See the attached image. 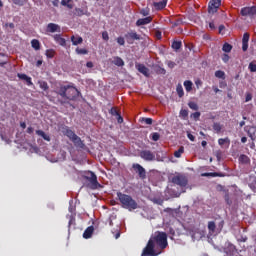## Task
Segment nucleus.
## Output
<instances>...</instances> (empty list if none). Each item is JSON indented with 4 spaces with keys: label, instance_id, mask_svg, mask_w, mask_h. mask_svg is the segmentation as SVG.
I'll use <instances>...</instances> for the list:
<instances>
[{
    "label": "nucleus",
    "instance_id": "f257e3e1",
    "mask_svg": "<svg viewBox=\"0 0 256 256\" xmlns=\"http://www.w3.org/2000/svg\"><path fill=\"white\" fill-rule=\"evenodd\" d=\"M169 243L167 242V233L165 232H155L153 236L150 237L146 247L143 249L141 256H157L159 253L155 249H167Z\"/></svg>",
    "mask_w": 256,
    "mask_h": 256
},
{
    "label": "nucleus",
    "instance_id": "f03ea898",
    "mask_svg": "<svg viewBox=\"0 0 256 256\" xmlns=\"http://www.w3.org/2000/svg\"><path fill=\"white\" fill-rule=\"evenodd\" d=\"M58 95L62 99H68V101H75L79 96V90L71 85L61 86L58 90Z\"/></svg>",
    "mask_w": 256,
    "mask_h": 256
},
{
    "label": "nucleus",
    "instance_id": "7ed1b4c3",
    "mask_svg": "<svg viewBox=\"0 0 256 256\" xmlns=\"http://www.w3.org/2000/svg\"><path fill=\"white\" fill-rule=\"evenodd\" d=\"M117 197L124 209H128V211H135L139 207V204H137V201L133 199V197L123 194L121 192L117 193Z\"/></svg>",
    "mask_w": 256,
    "mask_h": 256
},
{
    "label": "nucleus",
    "instance_id": "20e7f679",
    "mask_svg": "<svg viewBox=\"0 0 256 256\" xmlns=\"http://www.w3.org/2000/svg\"><path fill=\"white\" fill-rule=\"evenodd\" d=\"M64 135H66V137H68V139H70V141L74 143L75 147L85 149V143L81 141V138L77 136V134H75L73 130L66 128V130L64 131Z\"/></svg>",
    "mask_w": 256,
    "mask_h": 256
},
{
    "label": "nucleus",
    "instance_id": "39448f33",
    "mask_svg": "<svg viewBox=\"0 0 256 256\" xmlns=\"http://www.w3.org/2000/svg\"><path fill=\"white\" fill-rule=\"evenodd\" d=\"M85 179H86V181H88V187L90 189L95 190V189H99V187H101V184L97 180V175H95L94 172H90V176H86Z\"/></svg>",
    "mask_w": 256,
    "mask_h": 256
},
{
    "label": "nucleus",
    "instance_id": "423d86ee",
    "mask_svg": "<svg viewBox=\"0 0 256 256\" xmlns=\"http://www.w3.org/2000/svg\"><path fill=\"white\" fill-rule=\"evenodd\" d=\"M124 38L126 39V43H128V45H133L135 41H141V35H139L134 30L127 32L124 35Z\"/></svg>",
    "mask_w": 256,
    "mask_h": 256
},
{
    "label": "nucleus",
    "instance_id": "0eeeda50",
    "mask_svg": "<svg viewBox=\"0 0 256 256\" xmlns=\"http://www.w3.org/2000/svg\"><path fill=\"white\" fill-rule=\"evenodd\" d=\"M132 169L135 171V173L138 174V177L140 179H147V171L145 170V168L143 166H141V164L139 163H134L132 164Z\"/></svg>",
    "mask_w": 256,
    "mask_h": 256
},
{
    "label": "nucleus",
    "instance_id": "6e6552de",
    "mask_svg": "<svg viewBox=\"0 0 256 256\" xmlns=\"http://www.w3.org/2000/svg\"><path fill=\"white\" fill-rule=\"evenodd\" d=\"M172 183H174V185H178L179 187H187L189 180H187L186 176L176 175L172 178Z\"/></svg>",
    "mask_w": 256,
    "mask_h": 256
},
{
    "label": "nucleus",
    "instance_id": "1a4fd4ad",
    "mask_svg": "<svg viewBox=\"0 0 256 256\" xmlns=\"http://www.w3.org/2000/svg\"><path fill=\"white\" fill-rule=\"evenodd\" d=\"M242 17H253V15H256V6L252 7H244L240 11Z\"/></svg>",
    "mask_w": 256,
    "mask_h": 256
},
{
    "label": "nucleus",
    "instance_id": "9d476101",
    "mask_svg": "<svg viewBox=\"0 0 256 256\" xmlns=\"http://www.w3.org/2000/svg\"><path fill=\"white\" fill-rule=\"evenodd\" d=\"M140 157L144 161H155V153L151 152V150H142Z\"/></svg>",
    "mask_w": 256,
    "mask_h": 256
},
{
    "label": "nucleus",
    "instance_id": "9b49d317",
    "mask_svg": "<svg viewBox=\"0 0 256 256\" xmlns=\"http://www.w3.org/2000/svg\"><path fill=\"white\" fill-rule=\"evenodd\" d=\"M219 7H221V0H210L208 5V12L217 13Z\"/></svg>",
    "mask_w": 256,
    "mask_h": 256
},
{
    "label": "nucleus",
    "instance_id": "f8f14e48",
    "mask_svg": "<svg viewBox=\"0 0 256 256\" xmlns=\"http://www.w3.org/2000/svg\"><path fill=\"white\" fill-rule=\"evenodd\" d=\"M46 31L48 33H61V26H59V24L49 23L47 25Z\"/></svg>",
    "mask_w": 256,
    "mask_h": 256
},
{
    "label": "nucleus",
    "instance_id": "ddd939ff",
    "mask_svg": "<svg viewBox=\"0 0 256 256\" xmlns=\"http://www.w3.org/2000/svg\"><path fill=\"white\" fill-rule=\"evenodd\" d=\"M136 69L139 73H142L144 77H149V68L145 64H136Z\"/></svg>",
    "mask_w": 256,
    "mask_h": 256
},
{
    "label": "nucleus",
    "instance_id": "4468645a",
    "mask_svg": "<svg viewBox=\"0 0 256 256\" xmlns=\"http://www.w3.org/2000/svg\"><path fill=\"white\" fill-rule=\"evenodd\" d=\"M153 21V18L151 16H148L146 18H140L136 21V26L141 27L142 25H149Z\"/></svg>",
    "mask_w": 256,
    "mask_h": 256
},
{
    "label": "nucleus",
    "instance_id": "2eb2a0df",
    "mask_svg": "<svg viewBox=\"0 0 256 256\" xmlns=\"http://www.w3.org/2000/svg\"><path fill=\"white\" fill-rule=\"evenodd\" d=\"M249 33H244L242 38V51H247L249 49Z\"/></svg>",
    "mask_w": 256,
    "mask_h": 256
},
{
    "label": "nucleus",
    "instance_id": "dca6fc26",
    "mask_svg": "<svg viewBox=\"0 0 256 256\" xmlns=\"http://www.w3.org/2000/svg\"><path fill=\"white\" fill-rule=\"evenodd\" d=\"M237 251V248L235 247V245L228 243L226 248H225V253L229 256L234 255Z\"/></svg>",
    "mask_w": 256,
    "mask_h": 256
},
{
    "label": "nucleus",
    "instance_id": "f3484780",
    "mask_svg": "<svg viewBox=\"0 0 256 256\" xmlns=\"http://www.w3.org/2000/svg\"><path fill=\"white\" fill-rule=\"evenodd\" d=\"M245 131H247L248 137H250V139H251L252 141H255V139H256V135H255L256 128L253 127V126H251V127H246V128H245Z\"/></svg>",
    "mask_w": 256,
    "mask_h": 256
},
{
    "label": "nucleus",
    "instance_id": "a211bd4d",
    "mask_svg": "<svg viewBox=\"0 0 256 256\" xmlns=\"http://www.w3.org/2000/svg\"><path fill=\"white\" fill-rule=\"evenodd\" d=\"M95 231V228L93 226H89L83 233L84 239H91L93 236V232Z\"/></svg>",
    "mask_w": 256,
    "mask_h": 256
},
{
    "label": "nucleus",
    "instance_id": "6ab92c4d",
    "mask_svg": "<svg viewBox=\"0 0 256 256\" xmlns=\"http://www.w3.org/2000/svg\"><path fill=\"white\" fill-rule=\"evenodd\" d=\"M54 41H56V43H59L62 47H65V45L67 44V41L65 40V38L61 37L59 34H56L53 36Z\"/></svg>",
    "mask_w": 256,
    "mask_h": 256
},
{
    "label": "nucleus",
    "instance_id": "aec40b11",
    "mask_svg": "<svg viewBox=\"0 0 256 256\" xmlns=\"http://www.w3.org/2000/svg\"><path fill=\"white\" fill-rule=\"evenodd\" d=\"M202 177H225V174L221 172H206L202 174Z\"/></svg>",
    "mask_w": 256,
    "mask_h": 256
},
{
    "label": "nucleus",
    "instance_id": "412c9836",
    "mask_svg": "<svg viewBox=\"0 0 256 256\" xmlns=\"http://www.w3.org/2000/svg\"><path fill=\"white\" fill-rule=\"evenodd\" d=\"M218 144L220 145V147H223V145H226V147L229 148V146L231 145V140L229 139V137L220 138L218 139Z\"/></svg>",
    "mask_w": 256,
    "mask_h": 256
},
{
    "label": "nucleus",
    "instance_id": "4be33fe9",
    "mask_svg": "<svg viewBox=\"0 0 256 256\" xmlns=\"http://www.w3.org/2000/svg\"><path fill=\"white\" fill-rule=\"evenodd\" d=\"M154 7L158 11H161V9H165V7H167V0H162L160 2L154 3Z\"/></svg>",
    "mask_w": 256,
    "mask_h": 256
},
{
    "label": "nucleus",
    "instance_id": "5701e85b",
    "mask_svg": "<svg viewBox=\"0 0 256 256\" xmlns=\"http://www.w3.org/2000/svg\"><path fill=\"white\" fill-rule=\"evenodd\" d=\"M36 135L42 137L44 141H51V136L47 135L43 130H36Z\"/></svg>",
    "mask_w": 256,
    "mask_h": 256
},
{
    "label": "nucleus",
    "instance_id": "b1692460",
    "mask_svg": "<svg viewBox=\"0 0 256 256\" xmlns=\"http://www.w3.org/2000/svg\"><path fill=\"white\" fill-rule=\"evenodd\" d=\"M71 41L73 45H81L83 43V37L81 36H71Z\"/></svg>",
    "mask_w": 256,
    "mask_h": 256
},
{
    "label": "nucleus",
    "instance_id": "393cba45",
    "mask_svg": "<svg viewBox=\"0 0 256 256\" xmlns=\"http://www.w3.org/2000/svg\"><path fill=\"white\" fill-rule=\"evenodd\" d=\"M87 13V9L83 10L81 8H75L74 15H76V17H83V15H87Z\"/></svg>",
    "mask_w": 256,
    "mask_h": 256
},
{
    "label": "nucleus",
    "instance_id": "a878e982",
    "mask_svg": "<svg viewBox=\"0 0 256 256\" xmlns=\"http://www.w3.org/2000/svg\"><path fill=\"white\" fill-rule=\"evenodd\" d=\"M171 47H172V49H174V51H179V49H181V47H183V42L173 41Z\"/></svg>",
    "mask_w": 256,
    "mask_h": 256
},
{
    "label": "nucleus",
    "instance_id": "bb28decb",
    "mask_svg": "<svg viewBox=\"0 0 256 256\" xmlns=\"http://www.w3.org/2000/svg\"><path fill=\"white\" fill-rule=\"evenodd\" d=\"M215 229H217V225L215 224V222L214 221L208 222V231L209 233H211V235L215 233Z\"/></svg>",
    "mask_w": 256,
    "mask_h": 256
},
{
    "label": "nucleus",
    "instance_id": "cd10ccee",
    "mask_svg": "<svg viewBox=\"0 0 256 256\" xmlns=\"http://www.w3.org/2000/svg\"><path fill=\"white\" fill-rule=\"evenodd\" d=\"M61 5L68 9H73V0H61Z\"/></svg>",
    "mask_w": 256,
    "mask_h": 256
},
{
    "label": "nucleus",
    "instance_id": "c85d7f7f",
    "mask_svg": "<svg viewBox=\"0 0 256 256\" xmlns=\"http://www.w3.org/2000/svg\"><path fill=\"white\" fill-rule=\"evenodd\" d=\"M250 161L251 160L249 159V156H247V155L241 154L240 157H239V162L243 163L244 165L249 164Z\"/></svg>",
    "mask_w": 256,
    "mask_h": 256
},
{
    "label": "nucleus",
    "instance_id": "c756f323",
    "mask_svg": "<svg viewBox=\"0 0 256 256\" xmlns=\"http://www.w3.org/2000/svg\"><path fill=\"white\" fill-rule=\"evenodd\" d=\"M184 87L187 93H189L190 91H193V82H191V80L184 81Z\"/></svg>",
    "mask_w": 256,
    "mask_h": 256
},
{
    "label": "nucleus",
    "instance_id": "7c9ffc66",
    "mask_svg": "<svg viewBox=\"0 0 256 256\" xmlns=\"http://www.w3.org/2000/svg\"><path fill=\"white\" fill-rule=\"evenodd\" d=\"M31 46L33 47V49H35V51H39V49H41V43L37 39H33L31 41Z\"/></svg>",
    "mask_w": 256,
    "mask_h": 256
},
{
    "label": "nucleus",
    "instance_id": "2f4dec72",
    "mask_svg": "<svg viewBox=\"0 0 256 256\" xmlns=\"http://www.w3.org/2000/svg\"><path fill=\"white\" fill-rule=\"evenodd\" d=\"M233 49V46L229 43H224L223 47H222V51H224V53H231Z\"/></svg>",
    "mask_w": 256,
    "mask_h": 256
},
{
    "label": "nucleus",
    "instance_id": "473e14b6",
    "mask_svg": "<svg viewBox=\"0 0 256 256\" xmlns=\"http://www.w3.org/2000/svg\"><path fill=\"white\" fill-rule=\"evenodd\" d=\"M114 65H117V67H123L125 65V62L121 57H115L114 58Z\"/></svg>",
    "mask_w": 256,
    "mask_h": 256
},
{
    "label": "nucleus",
    "instance_id": "72a5a7b5",
    "mask_svg": "<svg viewBox=\"0 0 256 256\" xmlns=\"http://www.w3.org/2000/svg\"><path fill=\"white\" fill-rule=\"evenodd\" d=\"M38 85H39L40 88L43 89V91H47L49 89V84H47L46 81L39 80Z\"/></svg>",
    "mask_w": 256,
    "mask_h": 256
},
{
    "label": "nucleus",
    "instance_id": "f704fd0d",
    "mask_svg": "<svg viewBox=\"0 0 256 256\" xmlns=\"http://www.w3.org/2000/svg\"><path fill=\"white\" fill-rule=\"evenodd\" d=\"M176 92L178 97H183V95H185V92L183 91V86L181 84H178L176 87Z\"/></svg>",
    "mask_w": 256,
    "mask_h": 256
},
{
    "label": "nucleus",
    "instance_id": "c9c22d12",
    "mask_svg": "<svg viewBox=\"0 0 256 256\" xmlns=\"http://www.w3.org/2000/svg\"><path fill=\"white\" fill-rule=\"evenodd\" d=\"M183 153H185V148L183 146H181L177 151L174 152V157L179 159V157H181V155H183Z\"/></svg>",
    "mask_w": 256,
    "mask_h": 256
},
{
    "label": "nucleus",
    "instance_id": "e433bc0d",
    "mask_svg": "<svg viewBox=\"0 0 256 256\" xmlns=\"http://www.w3.org/2000/svg\"><path fill=\"white\" fill-rule=\"evenodd\" d=\"M67 219H69L68 228L71 229V226L75 225V215H73V214L68 215Z\"/></svg>",
    "mask_w": 256,
    "mask_h": 256
},
{
    "label": "nucleus",
    "instance_id": "4c0bfd02",
    "mask_svg": "<svg viewBox=\"0 0 256 256\" xmlns=\"http://www.w3.org/2000/svg\"><path fill=\"white\" fill-rule=\"evenodd\" d=\"M7 65V56L3 53H0V67Z\"/></svg>",
    "mask_w": 256,
    "mask_h": 256
},
{
    "label": "nucleus",
    "instance_id": "58836bf2",
    "mask_svg": "<svg viewBox=\"0 0 256 256\" xmlns=\"http://www.w3.org/2000/svg\"><path fill=\"white\" fill-rule=\"evenodd\" d=\"M155 71L156 73H158L159 75H165L167 73V71L165 70V68H162L161 66H155Z\"/></svg>",
    "mask_w": 256,
    "mask_h": 256
},
{
    "label": "nucleus",
    "instance_id": "ea45409f",
    "mask_svg": "<svg viewBox=\"0 0 256 256\" xmlns=\"http://www.w3.org/2000/svg\"><path fill=\"white\" fill-rule=\"evenodd\" d=\"M212 127L217 133H219L221 129H223V126L219 122H215Z\"/></svg>",
    "mask_w": 256,
    "mask_h": 256
},
{
    "label": "nucleus",
    "instance_id": "a19ab883",
    "mask_svg": "<svg viewBox=\"0 0 256 256\" xmlns=\"http://www.w3.org/2000/svg\"><path fill=\"white\" fill-rule=\"evenodd\" d=\"M215 77H217V79H225V72H223V70H218L215 72Z\"/></svg>",
    "mask_w": 256,
    "mask_h": 256
},
{
    "label": "nucleus",
    "instance_id": "79ce46f5",
    "mask_svg": "<svg viewBox=\"0 0 256 256\" xmlns=\"http://www.w3.org/2000/svg\"><path fill=\"white\" fill-rule=\"evenodd\" d=\"M77 55H87L89 51L85 48H76Z\"/></svg>",
    "mask_w": 256,
    "mask_h": 256
},
{
    "label": "nucleus",
    "instance_id": "37998d69",
    "mask_svg": "<svg viewBox=\"0 0 256 256\" xmlns=\"http://www.w3.org/2000/svg\"><path fill=\"white\" fill-rule=\"evenodd\" d=\"M188 107L192 109L193 111H198L199 110V105H197L195 102H189Z\"/></svg>",
    "mask_w": 256,
    "mask_h": 256
},
{
    "label": "nucleus",
    "instance_id": "c03bdc74",
    "mask_svg": "<svg viewBox=\"0 0 256 256\" xmlns=\"http://www.w3.org/2000/svg\"><path fill=\"white\" fill-rule=\"evenodd\" d=\"M46 57H48V59H53V57H55V50H46Z\"/></svg>",
    "mask_w": 256,
    "mask_h": 256
},
{
    "label": "nucleus",
    "instance_id": "a18cd8bd",
    "mask_svg": "<svg viewBox=\"0 0 256 256\" xmlns=\"http://www.w3.org/2000/svg\"><path fill=\"white\" fill-rule=\"evenodd\" d=\"M152 141H159L161 139V135L158 132H154L151 134Z\"/></svg>",
    "mask_w": 256,
    "mask_h": 256
},
{
    "label": "nucleus",
    "instance_id": "49530a36",
    "mask_svg": "<svg viewBox=\"0 0 256 256\" xmlns=\"http://www.w3.org/2000/svg\"><path fill=\"white\" fill-rule=\"evenodd\" d=\"M249 71H251V73H256V64L255 62H250L249 66H248Z\"/></svg>",
    "mask_w": 256,
    "mask_h": 256
},
{
    "label": "nucleus",
    "instance_id": "de8ad7c7",
    "mask_svg": "<svg viewBox=\"0 0 256 256\" xmlns=\"http://www.w3.org/2000/svg\"><path fill=\"white\" fill-rule=\"evenodd\" d=\"M180 116H181L183 119H187V117H189V111H187V110H185V109L180 110Z\"/></svg>",
    "mask_w": 256,
    "mask_h": 256
},
{
    "label": "nucleus",
    "instance_id": "09e8293b",
    "mask_svg": "<svg viewBox=\"0 0 256 256\" xmlns=\"http://www.w3.org/2000/svg\"><path fill=\"white\" fill-rule=\"evenodd\" d=\"M142 123H145L146 125H153V119L152 118H142Z\"/></svg>",
    "mask_w": 256,
    "mask_h": 256
},
{
    "label": "nucleus",
    "instance_id": "8fccbe9b",
    "mask_svg": "<svg viewBox=\"0 0 256 256\" xmlns=\"http://www.w3.org/2000/svg\"><path fill=\"white\" fill-rule=\"evenodd\" d=\"M192 119L195 121H199V117H201V112H194L191 114Z\"/></svg>",
    "mask_w": 256,
    "mask_h": 256
},
{
    "label": "nucleus",
    "instance_id": "3c124183",
    "mask_svg": "<svg viewBox=\"0 0 256 256\" xmlns=\"http://www.w3.org/2000/svg\"><path fill=\"white\" fill-rule=\"evenodd\" d=\"M252 99H253V94L247 92L245 97V103H249V101H252Z\"/></svg>",
    "mask_w": 256,
    "mask_h": 256
},
{
    "label": "nucleus",
    "instance_id": "603ef678",
    "mask_svg": "<svg viewBox=\"0 0 256 256\" xmlns=\"http://www.w3.org/2000/svg\"><path fill=\"white\" fill-rule=\"evenodd\" d=\"M116 41H117V43H118V45H121V46H123V45H125V38H123V37H118L117 39H116Z\"/></svg>",
    "mask_w": 256,
    "mask_h": 256
},
{
    "label": "nucleus",
    "instance_id": "864d4df0",
    "mask_svg": "<svg viewBox=\"0 0 256 256\" xmlns=\"http://www.w3.org/2000/svg\"><path fill=\"white\" fill-rule=\"evenodd\" d=\"M237 241L239 243H246L247 241V236H240V237H237Z\"/></svg>",
    "mask_w": 256,
    "mask_h": 256
},
{
    "label": "nucleus",
    "instance_id": "5fc2aeb1",
    "mask_svg": "<svg viewBox=\"0 0 256 256\" xmlns=\"http://www.w3.org/2000/svg\"><path fill=\"white\" fill-rule=\"evenodd\" d=\"M110 114H112L114 117H117V115H119V111H117V108H111Z\"/></svg>",
    "mask_w": 256,
    "mask_h": 256
},
{
    "label": "nucleus",
    "instance_id": "6e6d98bb",
    "mask_svg": "<svg viewBox=\"0 0 256 256\" xmlns=\"http://www.w3.org/2000/svg\"><path fill=\"white\" fill-rule=\"evenodd\" d=\"M102 39L107 41L109 39V33L107 31L102 32Z\"/></svg>",
    "mask_w": 256,
    "mask_h": 256
},
{
    "label": "nucleus",
    "instance_id": "4d7b16f0",
    "mask_svg": "<svg viewBox=\"0 0 256 256\" xmlns=\"http://www.w3.org/2000/svg\"><path fill=\"white\" fill-rule=\"evenodd\" d=\"M17 77L22 79V81H26L28 76H27V74L18 73Z\"/></svg>",
    "mask_w": 256,
    "mask_h": 256
},
{
    "label": "nucleus",
    "instance_id": "13d9d810",
    "mask_svg": "<svg viewBox=\"0 0 256 256\" xmlns=\"http://www.w3.org/2000/svg\"><path fill=\"white\" fill-rule=\"evenodd\" d=\"M229 59H230V57L227 54L222 55V61L224 63H229Z\"/></svg>",
    "mask_w": 256,
    "mask_h": 256
},
{
    "label": "nucleus",
    "instance_id": "bf43d9fd",
    "mask_svg": "<svg viewBox=\"0 0 256 256\" xmlns=\"http://www.w3.org/2000/svg\"><path fill=\"white\" fill-rule=\"evenodd\" d=\"M175 62H173V61H168L167 62V66L169 67V69H173L174 67H175Z\"/></svg>",
    "mask_w": 256,
    "mask_h": 256
},
{
    "label": "nucleus",
    "instance_id": "052dcab7",
    "mask_svg": "<svg viewBox=\"0 0 256 256\" xmlns=\"http://www.w3.org/2000/svg\"><path fill=\"white\" fill-rule=\"evenodd\" d=\"M25 81L29 87H31V85H33V81L31 80V77L28 76Z\"/></svg>",
    "mask_w": 256,
    "mask_h": 256
},
{
    "label": "nucleus",
    "instance_id": "680f3d73",
    "mask_svg": "<svg viewBox=\"0 0 256 256\" xmlns=\"http://www.w3.org/2000/svg\"><path fill=\"white\" fill-rule=\"evenodd\" d=\"M187 137L190 141H195V136H193V134L188 133Z\"/></svg>",
    "mask_w": 256,
    "mask_h": 256
},
{
    "label": "nucleus",
    "instance_id": "e2e57ef3",
    "mask_svg": "<svg viewBox=\"0 0 256 256\" xmlns=\"http://www.w3.org/2000/svg\"><path fill=\"white\" fill-rule=\"evenodd\" d=\"M116 117H117L118 123H123V118L121 117L120 113Z\"/></svg>",
    "mask_w": 256,
    "mask_h": 256
},
{
    "label": "nucleus",
    "instance_id": "0e129e2a",
    "mask_svg": "<svg viewBox=\"0 0 256 256\" xmlns=\"http://www.w3.org/2000/svg\"><path fill=\"white\" fill-rule=\"evenodd\" d=\"M33 131H34L33 127H28L27 130H26V133L31 135L33 133Z\"/></svg>",
    "mask_w": 256,
    "mask_h": 256
},
{
    "label": "nucleus",
    "instance_id": "69168bd1",
    "mask_svg": "<svg viewBox=\"0 0 256 256\" xmlns=\"http://www.w3.org/2000/svg\"><path fill=\"white\" fill-rule=\"evenodd\" d=\"M86 67H88V69H93V62L91 61L87 62Z\"/></svg>",
    "mask_w": 256,
    "mask_h": 256
},
{
    "label": "nucleus",
    "instance_id": "338daca9",
    "mask_svg": "<svg viewBox=\"0 0 256 256\" xmlns=\"http://www.w3.org/2000/svg\"><path fill=\"white\" fill-rule=\"evenodd\" d=\"M223 31H225V26L224 25H220L219 26V33H223Z\"/></svg>",
    "mask_w": 256,
    "mask_h": 256
},
{
    "label": "nucleus",
    "instance_id": "774afa93",
    "mask_svg": "<svg viewBox=\"0 0 256 256\" xmlns=\"http://www.w3.org/2000/svg\"><path fill=\"white\" fill-rule=\"evenodd\" d=\"M20 127L23 128V129H26L27 128V124L25 122H21L20 123Z\"/></svg>",
    "mask_w": 256,
    "mask_h": 256
}]
</instances>
